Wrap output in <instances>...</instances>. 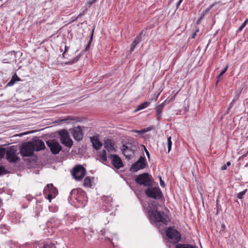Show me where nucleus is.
I'll return each mask as SVG.
<instances>
[{
    "label": "nucleus",
    "instance_id": "nucleus-44",
    "mask_svg": "<svg viewBox=\"0 0 248 248\" xmlns=\"http://www.w3.org/2000/svg\"><path fill=\"white\" fill-rule=\"evenodd\" d=\"M64 51L65 52H66L68 51L69 50V47L66 46H65V47H64Z\"/></svg>",
    "mask_w": 248,
    "mask_h": 248
},
{
    "label": "nucleus",
    "instance_id": "nucleus-16",
    "mask_svg": "<svg viewBox=\"0 0 248 248\" xmlns=\"http://www.w3.org/2000/svg\"><path fill=\"white\" fill-rule=\"evenodd\" d=\"M91 141L93 144V146L96 150H99L102 146V143L96 137H91Z\"/></svg>",
    "mask_w": 248,
    "mask_h": 248
},
{
    "label": "nucleus",
    "instance_id": "nucleus-53",
    "mask_svg": "<svg viewBox=\"0 0 248 248\" xmlns=\"http://www.w3.org/2000/svg\"><path fill=\"white\" fill-rule=\"evenodd\" d=\"M2 205V202H1L0 201V207Z\"/></svg>",
    "mask_w": 248,
    "mask_h": 248
},
{
    "label": "nucleus",
    "instance_id": "nucleus-42",
    "mask_svg": "<svg viewBox=\"0 0 248 248\" xmlns=\"http://www.w3.org/2000/svg\"><path fill=\"white\" fill-rule=\"evenodd\" d=\"M183 0H179L176 4V8H178Z\"/></svg>",
    "mask_w": 248,
    "mask_h": 248
},
{
    "label": "nucleus",
    "instance_id": "nucleus-21",
    "mask_svg": "<svg viewBox=\"0 0 248 248\" xmlns=\"http://www.w3.org/2000/svg\"><path fill=\"white\" fill-rule=\"evenodd\" d=\"M150 104V103L149 102L146 101L140 104L137 107V108H136V109H135V111L136 112L138 110H140L147 108V107L149 106Z\"/></svg>",
    "mask_w": 248,
    "mask_h": 248
},
{
    "label": "nucleus",
    "instance_id": "nucleus-34",
    "mask_svg": "<svg viewBox=\"0 0 248 248\" xmlns=\"http://www.w3.org/2000/svg\"><path fill=\"white\" fill-rule=\"evenodd\" d=\"M7 170L3 167L0 166V175L6 173Z\"/></svg>",
    "mask_w": 248,
    "mask_h": 248
},
{
    "label": "nucleus",
    "instance_id": "nucleus-23",
    "mask_svg": "<svg viewBox=\"0 0 248 248\" xmlns=\"http://www.w3.org/2000/svg\"><path fill=\"white\" fill-rule=\"evenodd\" d=\"M83 185L84 186L90 187L92 186L91 178L89 176H87L84 180Z\"/></svg>",
    "mask_w": 248,
    "mask_h": 248
},
{
    "label": "nucleus",
    "instance_id": "nucleus-18",
    "mask_svg": "<svg viewBox=\"0 0 248 248\" xmlns=\"http://www.w3.org/2000/svg\"><path fill=\"white\" fill-rule=\"evenodd\" d=\"M104 146L108 152L115 151L114 145L112 144L111 140H107L104 143Z\"/></svg>",
    "mask_w": 248,
    "mask_h": 248
},
{
    "label": "nucleus",
    "instance_id": "nucleus-35",
    "mask_svg": "<svg viewBox=\"0 0 248 248\" xmlns=\"http://www.w3.org/2000/svg\"><path fill=\"white\" fill-rule=\"evenodd\" d=\"M133 132H136L139 134H143L147 132V130L146 129H142L141 130H133Z\"/></svg>",
    "mask_w": 248,
    "mask_h": 248
},
{
    "label": "nucleus",
    "instance_id": "nucleus-3",
    "mask_svg": "<svg viewBox=\"0 0 248 248\" xmlns=\"http://www.w3.org/2000/svg\"><path fill=\"white\" fill-rule=\"evenodd\" d=\"M33 152L32 145L30 141L23 143L20 146V153L22 156H31Z\"/></svg>",
    "mask_w": 248,
    "mask_h": 248
},
{
    "label": "nucleus",
    "instance_id": "nucleus-13",
    "mask_svg": "<svg viewBox=\"0 0 248 248\" xmlns=\"http://www.w3.org/2000/svg\"><path fill=\"white\" fill-rule=\"evenodd\" d=\"M112 160V164L116 169H120L123 167V164L121 158L117 155H110L108 156Z\"/></svg>",
    "mask_w": 248,
    "mask_h": 248
},
{
    "label": "nucleus",
    "instance_id": "nucleus-50",
    "mask_svg": "<svg viewBox=\"0 0 248 248\" xmlns=\"http://www.w3.org/2000/svg\"><path fill=\"white\" fill-rule=\"evenodd\" d=\"M65 53H66V52H64L62 53V57H64V55H65Z\"/></svg>",
    "mask_w": 248,
    "mask_h": 248
},
{
    "label": "nucleus",
    "instance_id": "nucleus-55",
    "mask_svg": "<svg viewBox=\"0 0 248 248\" xmlns=\"http://www.w3.org/2000/svg\"><path fill=\"white\" fill-rule=\"evenodd\" d=\"M247 166H248V164H247V165L245 166V167H247Z\"/></svg>",
    "mask_w": 248,
    "mask_h": 248
},
{
    "label": "nucleus",
    "instance_id": "nucleus-1",
    "mask_svg": "<svg viewBox=\"0 0 248 248\" xmlns=\"http://www.w3.org/2000/svg\"><path fill=\"white\" fill-rule=\"evenodd\" d=\"M150 216H152L155 219V221L158 222H162L165 225H167L169 221V219L167 216H166L163 212L157 211L156 209H153L150 210L148 212Z\"/></svg>",
    "mask_w": 248,
    "mask_h": 248
},
{
    "label": "nucleus",
    "instance_id": "nucleus-12",
    "mask_svg": "<svg viewBox=\"0 0 248 248\" xmlns=\"http://www.w3.org/2000/svg\"><path fill=\"white\" fill-rule=\"evenodd\" d=\"M32 145L34 151L38 152L45 148V144L42 140L36 138L33 139L32 141H30Z\"/></svg>",
    "mask_w": 248,
    "mask_h": 248
},
{
    "label": "nucleus",
    "instance_id": "nucleus-7",
    "mask_svg": "<svg viewBox=\"0 0 248 248\" xmlns=\"http://www.w3.org/2000/svg\"><path fill=\"white\" fill-rule=\"evenodd\" d=\"M148 197L154 199H159L162 197V192L158 187L148 188L145 191Z\"/></svg>",
    "mask_w": 248,
    "mask_h": 248
},
{
    "label": "nucleus",
    "instance_id": "nucleus-27",
    "mask_svg": "<svg viewBox=\"0 0 248 248\" xmlns=\"http://www.w3.org/2000/svg\"><path fill=\"white\" fill-rule=\"evenodd\" d=\"M42 248H56L55 244L51 242H46L44 244Z\"/></svg>",
    "mask_w": 248,
    "mask_h": 248
},
{
    "label": "nucleus",
    "instance_id": "nucleus-6",
    "mask_svg": "<svg viewBox=\"0 0 248 248\" xmlns=\"http://www.w3.org/2000/svg\"><path fill=\"white\" fill-rule=\"evenodd\" d=\"M60 140L62 144L66 147L70 148L73 145V140L70 138L69 133L65 130L59 132Z\"/></svg>",
    "mask_w": 248,
    "mask_h": 248
},
{
    "label": "nucleus",
    "instance_id": "nucleus-4",
    "mask_svg": "<svg viewBox=\"0 0 248 248\" xmlns=\"http://www.w3.org/2000/svg\"><path fill=\"white\" fill-rule=\"evenodd\" d=\"M86 172L85 169L82 166L78 165L73 168L72 175L75 180L81 181L84 177Z\"/></svg>",
    "mask_w": 248,
    "mask_h": 248
},
{
    "label": "nucleus",
    "instance_id": "nucleus-32",
    "mask_svg": "<svg viewBox=\"0 0 248 248\" xmlns=\"http://www.w3.org/2000/svg\"><path fill=\"white\" fill-rule=\"evenodd\" d=\"M6 149L0 148V158H3L5 155H6Z\"/></svg>",
    "mask_w": 248,
    "mask_h": 248
},
{
    "label": "nucleus",
    "instance_id": "nucleus-14",
    "mask_svg": "<svg viewBox=\"0 0 248 248\" xmlns=\"http://www.w3.org/2000/svg\"><path fill=\"white\" fill-rule=\"evenodd\" d=\"M122 151L125 158L127 159L131 158L134 154V150L124 144L122 146Z\"/></svg>",
    "mask_w": 248,
    "mask_h": 248
},
{
    "label": "nucleus",
    "instance_id": "nucleus-8",
    "mask_svg": "<svg viewBox=\"0 0 248 248\" xmlns=\"http://www.w3.org/2000/svg\"><path fill=\"white\" fill-rule=\"evenodd\" d=\"M46 144L53 155L58 154L62 149V146L55 139L47 140Z\"/></svg>",
    "mask_w": 248,
    "mask_h": 248
},
{
    "label": "nucleus",
    "instance_id": "nucleus-39",
    "mask_svg": "<svg viewBox=\"0 0 248 248\" xmlns=\"http://www.w3.org/2000/svg\"><path fill=\"white\" fill-rule=\"evenodd\" d=\"M246 26L244 25V24L242 23L241 26L239 27L238 29V31H241Z\"/></svg>",
    "mask_w": 248,
    "mask_h": 248
},
{
    "label": "nucleus",
    "instance_id": "nucleus-24",
    "mask_svg": "<svg viewBox=\"0 0 248 248\" xmlns=\"http://www.w3.org/2000/svg\"><path fill=\"white\" fill-rule=\"evenodd\" d=\"M81 55H82L81 54H79L78 56L75 57L74 59L71 60L70 61H69L68 62H66L65 63V64H67V65L72 64L77 62L78 61V60L79 59V58H80Z\"/></svg>",
    "mask_w": 248,
    "mask_h": 248
},
{
    "label": "nucleus",
    "instance_id": "nucleus-49",
    "mask_svg": "<svg viewBox=\"0 0 248 248\" xmlns=\"http://www.w3.org/2000/svg\"><path fill=\"white\" fill-rule=\"evenodd\" d=\"M226 165V166H230V165H231L230 162H227Z\"/></svg>",
    "mask_w": 248,
    "mask_h": 248
},
{
    "label": "nucleus",
    "instance_id": "nucleus-51",
    "mask_svg": "<svg viewBox=\"0 0 248 248\" xmlns=\"http://www.w3.org/2000/svg\"><path fill=\"white\" fill-rule=\"evenodd\" d=\"M82 15V14H80L78 16V17H77V18H78V17L81 16Z\"/></svg>",
    "mask_w": 248,
    "mask_h": 248
},
{
    "label": "nucleus",
    "instance_id": "nucleus-38",
    "mask_svg": "<svg viewBox=\"0 0 248 248\" xmlns=\"http://www.w3.org/2000/svg\"><path fill=\"white\" fill-rule=\"evenodd\" d=\"M159 180H160V186L162 187H165V185L164 182L162 180L161 176L159 177Z\"/></svg>",
    "mask_w": 248,
    "mask_h": 248
},
{
    "label": "nucleus",
    "instance_id": "nucleus-30",
    "mask_svg": "<svg viewBox=\"0 0 248 248\" xmlns=\"http://www.w3.org/2000/svg\"><path fill=\"white\" fill-rule=\"evenodd\" d=\"M75 119L71 117L68 116L66 118L61 119L60 120V122H64L66 123H69L70 121H74Z\"/></svg>",
    "mask_w": 248,
    "mask_h": 248
},
{
    "label": "nucleus",
    "instance_id": "nucleus-43",
    "mask_svg": "<svg viewBox=\"0 0 248 248\" xmlns=\"http://www.w3.org/2000/svg\"><path fill=\"white\" fill-rule=\"evenodd\" d=\"M226 169H227L226 165H224L223 166H222L221 167V170H226Z\"/></svg>",
    "mask_w": 248,
    "mask_h": 248
},
{
    "label": "nucleus",
    "instance_id": "nucleus-5",
    "mask_svg": "<svg viewBox=\"0 0 248 248\" xmlns=\"http://www.w3.org/2000/svg\"><path fill=\"white\" fill-rule=\"evenodd\" d=\"M166 234L168 238L172 240L175 243H178L181 239L180 232L171 227H169L166 230Z\"/></svg>",
    "mask_w": 248,
    "mask_h": 248
},
{
    "label": "nucleus",
    "instance_id": "nucleus-11",
    "mask_svg": "<svg viewBox=\"0 0 248 248\" xmlns=\"http://www.w3.org/2000/svg\"><path fill=\"white\" fill-rule=\"evenodd\" d=\"M74 139L77 141H80L83 138V133L81 127L79 126L74 127L69 130Z\"/></svg>",
    "mask_w": 248,
    "mask_h": 248
},
{
    "label": "nucleus",
    "instance_id": "nucleus-2",
    "mask_svg": "<svg viewBox=\"0 0 248 248\" xmlns=\"http://www.w3.org/2000/svg\"><path fill=\"white\" fill-rule=\"evenodd\" d=\"M135 182L140 185L144 186H151L153 185L152 176L148 173H143L137 176L135 179Z\"/></svg>",
    "mask_w": 248,
    "mask_h": 248
},
{
    "label": "nucleus",
    "instance_id": "nucleus-28",
    "mask_svg": "<svg viewBox=\"0 0 248 248\" xmlns=\"http://www.w3.org/2000/svg\"><path fill=\"white\" fill-rule=\"evenodd\" d=\"M171 137H169L167 138V146H168V152L169 153L171 148Z\"/></svg>",
    "mask_w": 248,
    "mask_h": 248
},
{
    "label": "nucleus",
    "instance_id": "nucleus-10",
    "mask_svg": "<svg viewBox=\"0 0 248 248\" xmlns=\"http://www.w3.org/2000/svg\"><path fill=\"white\" fill-rule=\"evenodd\" d=\"M145 167V159L141 156L138 160L132 165L130 170L133 172H136L140 169H144Z\"/></svg>",
    "mask_w": 248,
    "mask_h": 248
},
{
    "label": "nucleus",
    "instance_id": "nucleus-22",
    "mask_svg": "<svg viewBox=\"0 0 248 248\" xmlns=\"http://www.w3.org/2000/svg\"><path fill=\"white\" fill-rule=\"evenodd\" d=\"M176 248H198L196 246L190 244H178L176 245Z\"/></svg>",
    "mask_w": 248,
    "mask_h": 248
},
{
    "label": "nucleus",
    "instance_id": "nucleus-41",
    "mask_svg": "<svg viewBox=\"0 0 248 248\" xmlns=\"http://www.w3.org/2000/svg\"><path fill=\"white\" fill-rule=\"evenodd\" d=\"M183 0H179L176 4V8H178Z\"/></svg>",
    "mask_w": 248,
    "mask_h": 248
},
{
    "label": "nucleus",
    "instance_id": "nucleus-26",
    "mask_svg": "<svg viewBox=\"0 0 248 248\" xmlns=\"http://www.w3.org/2000/svg\"><path fill=\"white\" fill-rule=\"evenodd\" d=\"M228 68V65H227L224 68V69L220 72L219 75L217 77V84L218 83V82L222 78V76L226 72Z\"/></svg>",
    "mask_w": 248,
    "mask_h": 248
},
{
    "label": "nucleus",
    "instance_id": "nucleus-48",
    "mask_svg": "<svg viewBox=\"0 0 248 248\" xmlns=\"http://www.w3.org/2000/svg\"><path fill=\"white\" fill-rule=\"evenodd\" d=\"M143 129H146V130H147V131H149L151 129V128L150 127H148L146 128H144Z\"/></svg>",
    "mask_w": 248,
    "mask_h": 248
},
{
    "label": "nucleus",
    "instance_id": "nucleus-37",
    "mask_svg": "<svg viewBox=\"0 0 248 248\" xmlns=\"http://www.w3.org/2000/svg\"><path fill=\"white\" fill-rule=\"evenodd\" d=\"M143 148H144V150L146 153V155H147V156H148V158H150V154H149V152L148 151V150H147V149L146 148V147L144 146V145H142Z\"/></svg>",
    "mask_w": 248,
    "mask_h": 248
},
{
    "label": "nucleus",
    "instance_id": "nucleus-19",
    "mask_svg": "<svg viewBox=\"0 0 248 248\" xmlns=\"http://www.w3.org/2000/svg\"><path fill=\"white\" fill-rule=\"evenodd\" d=\"M141 34L142 32H141L135 38V40L131 44V48H130V51L132 52L135 46L141 41Z\"/></svg>",
    "mask_w": 248,
    "mask_h": 248
},
{
    "label": "nucleus",
    "instance_id": "nucleus-9",
    "mask_svg": "<svg viewBox=\"0 0 248 248\" xmlns=\"http://www.w3.org/2000/svg\"><path fill=\"white\" fill-rule=\"evenodd\" d=\"M17 150L13 147L6 148V158L10 163H15L19 160L16 155Z\"/></svg>",
    "mask_w": 248,
    "mask_h": 248
},
{
    "label": "nucleus",
    "instance_id": "nucleus-47",
    "mask_svg": "<svg viewBox=\"0 0 248 248\" xmlns=\"http://www.w3.org/2000/svg\"><path fill=\"white\" fill-rule=\"evenodd\" d=\"M248 22V18L246 19L245 21L243 23L246 26L247 23Z\"/></svg>",
    "mask_w": 248,
    "mask_h": 248
},
{
    "label": "nucleus",
    "instance_id": "nucleus-46",
    "mask_svg": "<svg viewBox=\"0 0 248 248\" xmlns=\"http://www.w3.org/2000/svg\"><path fill=\"white\" fill-rule=\"evenodd\" d=\"M248 22V18L246 19L245 21L243 23L246 26L247 23Z\"/></svg>",
    "mask_w": 248,
    "mask_h": 248
},
{
    "label": "nucleus",
    "instance_id": "nucleus-15",
    "mask_svg": "<svg viewBox=\"0 0 248 248\" xmlns=\"http://www.w3.org/2000/svg\"><path fill=\"white\" fill-rule=\"evenodd\" d=\"M58 192V190L56 187H55L53 184H47L44 189V193L47 194V193L52 194L55 196L56 194Z\"/></svg>",
    "mask_w": 248,
    "mask_h": 248
},
{
    "label": "nucleus",
    "instance_id": "nucleus-52",
    "mask_svg": "<svg viewBox=\"0 0 248 248\" xmlns=\"http://www.w3.org/2000/svg\"><path fill=\"white\" fill-rule=\"evenodd\" d=\"M221 226H222V228H224L225 227L224 224H222Z\"/></svg>",
    "mask_w": 248,
    "mask_h": 248
},
{
    "label": "nucleus",
    "instance_id": "nucleus-17",
    "mask_svg": "<svg viewBox=\"0 0 248 248\" xmlns=\"http://www.w3.org/2000/svg\"><path fill=\"white\" fill-rule=\"evenodd\" d=\"M165 104L164 102L162 104L159 105L155 108V112H156V119L157 121H159L162 117V110L164 107Z\"/></svg>",
    "mask_w": 248,
    "mask_h": 248
},
{
    "label": "nucleus",
    "instance_id": "nucleus-54",
    "mask_svg": "<svg viewBox=\"0 0 248 248\" xmlns=\"http://www.w3.org/2000/svg\"><path fill=\"white\" fill-rule=\"evenodd\" d=\"M158 94L157 95L156 98H155V100L156 101L157 99V97H158Z\"/></svg>",
    "mask_w": 248,
    "mask_h": 248
},
{
    "label": "nucleus",
    "instance_id": "nucleus-33",
    "mask_svg": "<svg viewBox=\"0 0 248 248\" xmlns=\"http://www.w3.org/2000/svg\"><path fill=\"white\" fill-rule=\"evenodd\" d=\"M93 31H94V29H93V30L92 31V35H91V37L90 40L88 42V44H87V46H86V48H85L86 50H87L90 47L91 41L92 40V37H93Z\"/></svg>",
    "mask_w": 248,
    "mask_h": 248
},
{
    "label": "nucleus",
    "instance_id": "nucleus-45",
    "mask_svg": "<svg viewBox=\"0 0 248 248\" xmlns=\"http://www.w3.org/2000/svg\"><path fill=\"white\" fill-rule=\"evenodd\" d=\"M197 31H198V30H197L195 32L193 33L192 38H194L195 37Z\"/></svg>",
    "mask_w": 248,
    "mask_h": 248
},
{
    "label": "nucleus",
    "instance_id": "nucleus-20",
    "mask_svg": "<svg viewBox=\"0 0 248 248\" xmlns=\"http://www.w3.org/2000/svg\"><path fill=\"white\" fill-rule=\"evenodd\" d=\"M20 78L16 75V74H15L12 77L10 81L8 83L7 85L9 86H13L16 81H20Z\"/></svg>",
    "mask_w": 248,
    "mask_h": 248
},
{
    "label": "nucleus",
    "instance_id": "nucleus-36",
    "mask_svg": "<svg viewBox=\"0 0 248 248\" xmlns=\"http://www.w3.org/2000/svg\"><path fill=\"white\" fill-rule=\"evenodd\" d=\"M97 0H88L87 2V4H89V6L92 5L93 3H94Z\"/></svg>",
    "mask_w": 248,
    "mask_h": 248
},
{
    "label": "nucleus",
    "instance_id": "nucleus-25",
    "mask_svg": "<svg viewBox=\"0 0 248 248\" xmlns=\"http://www.w3.org/2000/svg\"><path fill=\"white\" fill-rule=\"evenodd\" d=\"M99 156L101 159L103 161H106L107 160V153L105 150L103 149L102 151H100L99 153Z\"/></svg>",
    "mask_w": 248,
    "mask_h": 248
},
{
    "label": "nucleus",
    "instance_id": "nucleus-29",
    "mask_svg": "<svg viewBox=\"0 0 248 248\" xmlns=\"http://www.w3.org/2000/svg\"><path fill=\"white\" fill-rule=\"evenodd\" d=\"M78 192V190L76 189H73L71 193H70V196H69V198L72 199L75 198L77 199L76 195L77 194Z\"/></svg>",
    "mask_w": 248,
    "mask_h": 248
},
{
    "label": "nucleus",
    "instance_id": "nucleus-31",
    "mask_svg": "<svg viewBox=\"0 0 248 248\" xmlns=\"http://www.w3.org/2000/svg\"><path fill=\"white\" fill-rule=\"evenodd\" d=\"M247 189H246L243 191L238 193L237 195V197L239 199H242L243 198L244 195L246 194Z\"/></svg>",
    "mask_w": 248,
    "mask_h": 248
},
{
    "label": "nucleus",
    "instance_id": "nucleus-40",
    "mask_svg": "<svg viewBox=\"0 0 248 248\" xmlns=\"http://www.w3.org/2000/svg\"><path fill=\"white\" fill-rule=\"evenodd\" d=\"M47 199L49 200V202L51 201V199L52 198L53 195L52 194L47 193Z\"/></svg>",
    "mask_w": 248,
    "mask_h": 248
}]
</instances>
